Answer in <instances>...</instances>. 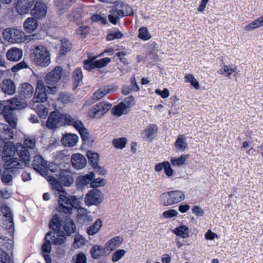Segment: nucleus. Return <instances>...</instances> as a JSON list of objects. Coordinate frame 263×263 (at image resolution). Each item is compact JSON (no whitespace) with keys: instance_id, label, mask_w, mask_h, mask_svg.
<instances>
[{"instance_id":"obj_19","label":"nucleus","mask_w":263,"mask_h":263,"mask_svg":"<svg viewBox=\"0 0 263 263\" xmlns=\"http://www.w3.org/2000/svg\"><path fill=\"white\" fill-rule=\"evenodd\" d=\"M71 126H73L78 130L83 141H86L88 140L89 133L81 121L74 119Z\"/></svg>"},{"instance_id":"obj_40","label":"nucleus","mask_w":263,"mask_h":263,"mask_svg":"<svg viewBox=\"0 0 263 263\" xmlns=\"http://www.w3.org/2000/svg\"><path fill=\"white\" fill-rule=\"evenodd\" d=\"M72 45L71 42L65 39H63L61 40V47L59 51L60 54L65 55L70 51Z\"/></svg>"},{"instance_id":"obj_2","label":"nucleus","mask_w":263,"mask_h":263,"mask_svg":"<svg viewBox=\"0 0 263 263\" xmlns=\"http://www.w3.org/2000/svg\"><path fill=\"white\" fill-rule=\"evenodd\" d=\"M74 118L67 114H61L59 111H52L46 121V126L53 129L63 125H71Z\"/></svg>"},{"instance_id":"obj_36","label":"nucleus","mask_w":263,"mask_h":263,"mask_svg":"<svg viewBox=\"0 0 263 263\" xmlns=\"http://www.w3.org/2000/svg\"><path fill=\"white\" fill-rule=\"evenodd\" d=\"M89 163L93 168H96L98 166V160L99 155L97 153L88 151L86 155Z\"/></svg>"},{"instance_id":"obj_48","label":"nucleus","mask_w":263,"mask_h":263,"mask_svg":"<svg viewBox=\"0 0 263 263\" xmlns=\"http://www.w3.org/2000/svg\"><path fill=\"white\" fill-rule=\"evenodd\" d=\"M138 37L144 41H147L151 39V35L149 34L147 28L143 27L140 28L139 30Z\"/></svg>"},{"instance_id":"obj_14","label":"nucleus","mask_w":263,"mask_h":263,"mask_svg":"<svg viewBox=\"0 0 263 263\" xmlns=\"http://www.w3.org/2000/svg\"><path fill=\"white\" fill-rule=\"evenodd\" d=\"M32 167L36 172L42 175H45L47 173V163L40 155L35 156L32 161Z\"/></svg>"},{"instance_id":"obj_22","label":"nucleus","mask_w":263,"mask_h":263,"mask_svg":"<svg viewBox=\"0 0 263 263\" xmlns=\"http://www.w3.org/2000/svg\"><path fill=\"white\" fill-rule=\"evenodd\" d=\"M78 139L76 134H66L61 139V142L65 146L72 147L77 144Z\"/></svg>"},{"instance_id":"obj_32","label":"nucleus","mask_w":263,"mask_h":263,"mask_svg":"<svg viewBox=\"0 0 263 263\" xmlns=\"http://www.w3.org/2000/svg\"><path fill=\"white\" fill-rule=\"evenodd\" d=\"M2 114L6 121L9 124L8 125H9L12 128H15L16 127V120L13 111L4 110Z\"/></svg>"},{"instance_id":"obj_23","label":"nucleus","mask_w":263,"mask_h":263,"mask_svg":"<svg viewBox=\"0 0 263 263\" xmlns=\"http://www.w3.org/2000/svg\"><path fill=\"white\" fill-rule=\"evenodd\" d=\"M74 3V0H55V5L59 8L58 14L59 15L63 14Z\"/></svg>"},{"instance_id":"obj_46","label":"nucleus","mask_w":263,"mask_h":263,"mask_svg":"<svg viewBox=\"0 0 263 263\" xmlns=\"http://www.w3.org/2000/svg\"><path fill=\"white\" fill-rule=\"evenodd\" d=\"M263 26V22L260 17L252 21L245 27V30L250 31L256 28H258Z\"/></svg>"},{"instance_id":"obj_5","label":"nucleus","mask_w":263,"mask_h":263,"mask_svg":"<svg viewBox=\"0 0 263 263\" xmlns=\"http://www.w3.org/2000/svg\"><path fill=\"white\" fill-rule=\"evenodd\" d=\"M185 198L183 192L173 190L162 193L160 195L161 203L164 206L172 205L183 200Z\"/></svg>"},{"instance_id":"obj_1","label":"nucleus","mask_w":263,"mask_h":263,"mask_svg":"<svg viewBox=\"0 0 263 263\" xmlns=\"http://www.w3.org/2000/svg\"><path fill=\"white\" fill-rule=\"evenodd\" d=\"M2 160L4 161L3 167H16L24 169L27 167L30 161V154L27 147L22 145L14 147L12 142L4 143L3 147Z\"/></svg>"},{"instance_id":"obj_58","label":"nucleus","mask_w":263,"mask_h":263,"mask_svg":"<svg viewBox=\"0 0 263 263\" xmlns=\"http://www.w3.org/2000/svg\"><path fill=\"white\" fill-rule=\"evenodd\" d=\"M236 68H230L228 65H224L223 68L219 69V73L221 74H224L225 73H227L226 76H230L232 73L235 72Z\"/></svg>"},{"instance_id":"obj_64","label":"nucleus","mask_w":263,"mask_h":263,"mask_svg":"<svg viewBox=\"0 0 263 263\" xmlns=\"http://www.w3.org/2000/svg\"><path fill=\"white\" fill-rule=\"evenodd\" d=\"M91 20L95 22H100L102 24H106L107 20L105 17H102L98 14H95L91 16Z\"/></svg>"},{"instance_id":"obj_18","label":"nucleus","mask_w":263,"mask_h":263,"mask_svg":"<svg viewBox=\"0 0 263 263\" xmlns=\"http://www.w3.org/2000/svg\"><path fill=\"white\" fill-rule=\"evenodd\" d=\"M71 162L73 167L78 170L84 168L87 163L85 157L83 155L79 153L72 155Z\"/></svg>"},{"instance_id":"obj_21","label":"nucleus","mask_w":263,"mask_h":263,"mask_svg":"<svg viewBox=\"0 0 263 263\" xmlns=\"http://www.w3.org/2000/svg\"><path fill=\"white\" fill-rule=\"evenodd\" d=\"M1 88L4 92L12 95L16 91L15 83L10 79H4L1 84Z\"/></svg>"},{"instance_id":"obj_31","label":"nucleus","mask_w":263,"mask_h":263,"mask_svg":"<svg viewBox=\"0 0 263 263\" xmlns=\"http://www.w3.org/2000/svg\"><path fill=\"white\" fill-rule=\"evenodd\" d=\"M62 221L60 220L59 216L55 214L53 216L49 222V228L53 230L52 232L61 231L60 229L62 226Z\"/></svg>"},{"instance_id":"obj_55","label":"nucleus","mask_w":263,"mask_h":263,"mask_svg":"<svg viewBox=\"0 0 263 263\" xmlns=\"http://www.w3.org/2000/svg\"><path fill=\"white\" fill-rule=\"evenodd\" d=\"M119 5H120V2L118 5H116L112 7V9L110 11V12L111 13H113L114 15L117 16L118 17H124L123 10H122V9L118 6Z\"/></svg>"},{"instance_id":"obj_62","label":"nucleus","mask_w":263,"mask_h":263,"mask_svg":"<svg viewBox=\"0 0 263 263\" xmlns=\"http://www.w3.org/2000/svg\"><path fill=\"white\" fill-rule=\"evenodd\" d=\"M177 211L174 209L165 211L162 213V215L165 218H172L177 216Z\"/></svg>"},{"instance_id":"obj_39","label":"nucleus","mask_w":263,"mask_h":263,"mask_svg":"<svg viewBox=\"0 0 263 263\" xmlns=\"http://www.w3.org/2000/svg\"><path fill=\"white\" fill-rule=\"evenodd\" d=\"M111 90V89L110 88L109 86H106L100 88L93 93V99L96 100L101 99L106 94L109 93Z\"/></svg>"},{"instance_id":"obj_26","label":"nucleus","mask_w":263,"mask_h":263,"mask_svg":"<svg viewBox=\"0 0 263 263\" xmlns=\"http://www.w3.org/2000/svg\"><path fill=\"white\" fill-rule=\"evenodd\" d=\"M62 226L67 236H70L76 231V226L73 221L69 217H66L64 220L63 221Z\"/></svg>"},{"instance_id":"obj_15","label":"nucleus","mask_w":263,"mask_h":263,"mask_svg":"<svg viewBox=\"0 0 263 263\" xmlns=\"http://www.w3.org/2000/svg\"><path fill=\"white\" fill-rule=\"evenodd\" d=\"M33 92V87L28 83L22 84L18 89L20 100L30 98L32 97Z\"/></svg>"},{"instance_id":"obj_45","label":"nucleus","mask_w":263,"mask_h":263,"mask_svg":"<svg viewBox=\"0 0 263 263\" xmlns=\"http://www.w3.org/2000/svg\"><path fill=\"white\" fill-rule=\"evenodd\" d=\"M72 79L74 82L76 87H77L82 81L83 79V74L81 68L78 67L72 72Z\"/></svg>"},{"instance_id":"obj_17","label":"nucleus","mask_w":263,"mask_h":263,"mask_svg":"<svg viewBox=\"0 0 263 263\" xmlns=\"http://www.w3.org/2000/svg\"><path fill=\"white\" fill-rule=\"evenodd\" d=\"M95 178V174L93 172L85 175L79 176L76 181L77 189H82L86 185L91 183V181Z\"/></svg>"},{"instance_id":"obj_51","label":"nucleus","mask_w":263,"mask_h":263,"mask_svg":"<svg viewBox=\"0 0 263 263\" xmlns=\"http://www.w3.org/2000/svg\"><path fill=\"white\" fill-rule=\"evenodd\" d=\"M189 157V155H181L179 158L177 159H174L171 160L172 164L173 166H181L183 165L185 161Z\"/></svg>"},{"instance_id":"obj_63","label":"nucleus","mask_w":263,"mask_h":263,"mask_svg":"<svg viewBox=\"0 0 263 263\" xmlns=\"http://www.w3.org/2000/svg\"><path fill=\"white\" fill-rule=\"evenodd\" d=\"M27 63L24 61H22L20 63H17L16 65L13 66L11 68V71L13 72H16L18 70L27 67Z\"/></svg>"},{"instance_id":"obj_6","label":"nucleus","mask_w":263,"mask_h":263,"mask_svg":"<svg viewBox=\"0 0 263 263\" xmlns=\"http://www.w3.org/2000/svg\"><path fill=\"white\" fill-rule=\"evenodd\" d=\"M111 105L100 102L92 106L88 110L87 116L90 118L99 119L106 114L111 108Z\"/></svg>"},{"instance_id":"obj_50","label":"nucleus","mask_w":263,"mask_h":263,"mask_svg":"<svg viewBox=\"0 0 263 263\" xmlns=\"http://www.w3.org/2000/svg\"><path fill=\"white\" fill-rule=\"evenodd\" d=\"M36 113L40 118L45 119L47 116L48 109L47 107L43 105H37Z\"/></svg>"},{"instance_id":"obj_60","label":"nucleus","mask_w":263,"mask_h":263,"mask_svg":"<svg viewBox=\"0 0 263 263\" xmlns=\"http://www.w3.org/2000/svg\"><path fill=\"white\" fill-rule=\"evenodd\" d=\"M24 144L28 148L31 149L34 148L35 143V139L33 137H28L24 139Z\"/></svg>"},{"instance_id":"obj_7","label":"nucleus","mask_w":263,"mask_h":263,"mask_svg":"<svg viewBox=\"0 0 263 263\" xmlns=\"http://www.w3.org/2000/svg\"><path fill=\"white\" fill-rule=\"evenodd\" d=\"M4 39L9 42L15 43L22 42L24 33L17 29L6 28L3 32Z\"/></svg>"},{"instance_id":"obj_9","label":"nucleus","mask_w":263,"mask_h":263,"mask_svg":"<svg viewBox=\"0 0 263 263\" xmlns=\"http://www.w3.org/2000/svg\"><path fill=\"white\" fill-rule=\"evenodd\" d=\"M63 68L60 66H56L51 71L46 73L44 81L48 85H57L61 79Z\"/></svg>"},{"instance_id":"obj_33","label":"nucleus","mask_w":263,"mask_h":263,"mask_svg":"<svg viewBox=\"0 0 263 263\" xmlns=\"http://www.w3.org/2000/svg\"><path fill=\"white\" fill-rule=\"evenodd\" d=\"M175 146L178 151L181 152H183L187 148L188 144L183 135H180L178 136L175 142Z\"/></svg>"},{"instance_id":"obj_54","label":"nucleus","mask_w":263,"mask_h":263,"mask_svg":"<svg viewBox=\"0 0 263 263\" xmlns=\"http://www.w3.org/2000/svg\"><path fill=\"white\" fill-rule=\"evenodd\" d=\"M120 8L123 10L125 16L132 15L133 14L132 8L127 4L123 2H120V5L118 6Z\"/></svg>"},{"instance_id":"obj_35","label":"nucleus","mask_w":263,"mask_h":263,"mask_svg":"<svg viewBox=\"0 0 263 263\" xmlns=\"http://www.w3.org/2000/svg\"><path fill=\"white\" fill-rule=\"evenodd\" d=\"M93 259H98L105 253V248L101 246L96 245L93 246L90 251Z\"/></svg>"},{"instance_id":"obj_30","label":"nucleus","mask_w":263,"mask_h":263,"mask_svg":"<svg viewBox=\"0 0 263 263\" xmlns=\"http://www.w3.org/2000/svg\"><path fill=\"white\" fill-rule=\"evenodd\" d=\"M123 239L121 236H116L110 239L106 243L108 250L113 251L118 248L122 243Z\"/></svg>"},{"instance_id":"obj_20","label":"nucleus","mask_w":263,"mask_h":263,"mask_svg":"<svg viewBox=\"0 0 263 263\" xmlns=\"http://www.w3.org/2000/svg\"><path fill=\"white\" fill-rule=\"evenodd\" d=\"M6 104L4 105V110L13 111L14 110L21 109L24 108V105L20 100L13 98L9 100L5 101Z\"/></svg>"},{"instance_id":"obj_44","label":"nucleus","mask_w":263,"mask_h":263,"mask_svg":"<svg viewBox=\"0 0 263 263\" xmlns=\"http://www.w3.org/2000/svg\"><path fill=\"white\" fill-rule=\"evenodd\" d=\"M127 142L126 138L122 137L113 139L112 144L115 148L122 149L125 147Z\"/></svg>"},{"instance_id":"obj_13","label":"nucleus","mask_w":263,"mask_h":263,"mask_svg":"<svg viewBox=\"0 0 263 263\" xmlns=\"http://www.w3.org/2000/svg\"><path fill=\"white\" fill-rule=\"evenodd\" d=\"M35 3V0H17L16 10L20 14L28 13Z\"/></svg>"},{"instance_id":"obj_57","label":"nucleus","mask_w":263,"mask_h":263,"mask_svg":"<svg viewBox=\"0 0 263 263\" xmlns=\"http://www.w3.org/2000/svg\"><path fill=\"white\" fill-rule=\"evenodd\" d=\"M123 36L122 33L118 30L116 32H112L109 33L106 36V40L107 41H112L114 39H121Z\"/></svg>"},{"instance_id":"obj_52","label":"nucleus","mask_w":263,"mask_h":263,"mask_svg":"<svg viewBox=\"0 0 263 263\" xmlns=\"http://www.w3.org/2000/svg\"><path fill=\"white\" fill-rule=\"evenodd\" d=\"M81 16V11L80 10L74 9L70 13H69L67 15L66 17L70 21H74L76 20H79Z\"/></svg>"},{"instance_id":"obj_49","label":"nucleus","mask_w":263,"mask_h":263,"mask_svg":"<svg viewBox=\"0 0 263 263\" xmlns=\"http://www.w3.org/2000/svg\"><path fill=\"white\" fill-rule=\"evenodd\" d=\"M81 212H83V213L81 214L79 212L77 215V218L79 220H81L83 222H86L88 221H91L92 220V218L91 216L88 215L86 213V210L85 209H82L80 210Z\"/></svg>"},{"instance_id":"obj_16","label":"nucleus","mask_w":263,"mask_h":263,"mask_svg":"<svg viewBox=\"0 0 263 263\" xmlns=\"http://www.w3.org/2000/svg\"><path fill=\"white\" fill-rule=\"evenodd\" d=\"M46 6L45 4L40 1H37L30 11L31 14L38 19L42 18L46 14Z\"/></svg>"},{"instance_id":"obj_56","label":"nucleus","mask_w":263,"mask_h":263,"mask_svg":"<svg viewBox=\"0 0 263 263\" xmlns=\"http://www.w3.org/2000/svg\"><path fill=\"white\" fill-rule=\"evenodd\" d=\"M105 184V180L101 178H97L93 179L90 183V186L93 189H97V187L104 186Z\"/></svg>"},{"instance_id":"obj_28","label":"nucleus","mask_w":263,"mask_h":263,"mask_svg":"<svg viewBox=\"0 0 263 263\" xmlns=\"http://www.w3.org/2000/svg\"><path fill=\"white\" fill-rule=\"evenodd\" d=\"M51 236H50L52 241V244L53 245H62L65 243L66 240V237L63 232H52Z\"/></svg>"},{"instance_id":"obj_3","label":"nucleus","mask_w":263,"mask_h":263,"mask_svg":"<svg viewBox=\"0 0 263 263\" xmlns=\"http://www.w3.org/2000/svg\"><path fill=\"white\" fill-rule=\"evenodd\" d=\"M30 51L31 58L36 65L46 67L50 64V55L46 47L42 45L33 46Z\"/></svg>"},{"instance_id":"obj_37","label":"nucleus","mask_w":263,"mask_h":263,"mask_svg":"<svg viewBox=\"0 0 263 263\" xmlns=\"http://www.w3.org/2000/svg\"><path fill=\"white\" fill-rule=\"evenodd\" d=\"M102 227V221L101 219H98L93 223L87 229V233L89 235H93L98 233Z\"/></svg>"},{"instance_id":"obj_34","label":"nucleus","mask_w":263,"mask_h":263,"mask_svg":"<svg viewBox=\"0 0 263 263\" xmlns=\"http://www.w3.org/2000/svg\"><path fill=\"white\" fill-rule=\"evenodd\" d=\"M173 232L177 236H180L183 238H186L189 237L190 230L187 226H181L177 227L173 230Z\"/></svg>"},{"instance_id":"obj_12","label":"nucleus","mask_w":263,"mask_h":263,"mask_svg":"<svg viewBox=\"0 0 263 263\" xmlns=\"http://www.w3.org/2000/svg\"><path fill=\"white\" fill-rule=\"evenodd\" d=\"M47 100L46 88L44 82L39 80L36 82V86L33 101L34 103L45 102Z\"/></svg>"},{"instance_id":"obj_61","label":"nucleus","mask_w":263,"mask_h":263,"mask_svg":"<svg viewBox=\"0 0 263 263\" xmlns=\"http://www.w3.org/2000/svg\"><path fill=\"white\" fill-rule=\"evenodd\" d=\"M48 181L52 185H57V191L59 192H62L63 188L62 187V186L61 185H60V182H59V180L58 178V179H57L53 176H49Z\"/></svg>"},{"instance_id":"obj_27","label":"nucleus","mask_w":263,"mask_h":263,"mask_svg":"<svg viewBox=\"0 0 263 263\" xmlns=\"http://www.w3.org/2000/svg\"><path fill=\"white\" fill-rule=\"evenodd\" d=\"M38 25V22L35 18L29 17L24 22L23 27L26 32L31 33L37 28Z\"/></svg>"},{"instance_id":"obj_4","label":"nucleus","mask_w":263,"mask_h":263,"mask_svg":"<svg viewBox=\"0 0 263 263\" xmlns=\"http://www.w3.org/2000/svg\"><path fill=\"white\" fill-rule=\"evenodd\" d=\"M61 192L62 194L58 198L59 210L65 214H71L72 209H78L80 206V202L75 196H66L67 194L63 190Z\"/></svg>"},{"instance_id":"obj_24","label":"nucleus","mask_w":263,"mask_h":263,"mask_svg":"<svg viewBox=\"0 0 263 263\" xmlns=\"http://www.w3.org/2000/svg\"><path fill=\"white\" fill-rule=\"evenodd\" d=\"M5 170L3 172L1 176V180L3 183L8 184L12 181V174H14L17 172V170L18 168L16 167H9V168L7 167H4Z\"/></svg>"},{"instance_id":"obj_10","label":"nucleus","mask_w":263,"mask_h":263,"mask_svg":"<svg viewBox=\"0 0 263 263\" xmlns=\"http://www.w3.org/2000/svg\"><path fill=\"white\" fill-rule=\"evenodd\" d=\"M110 61L109 58H104L98 60L88 59L83 61V67L88 71H91L95 68H102L105 66Z\"/></svg>"},{"instance_id":"obj_43","label":"nucleus","mask_w":263,"mask_h":263,"mask_svg":"<svg viewBox=\"0 0 263 263\" xmlns=\"http://www.w3.org/2000/svg\"><path fill=\"white\" fill-rule=\"evenodd\" d=\"M126 108L125 104L124 102H121L112 108L111 112L113 115L120 117L124 114V111Z\"/></svg>"},{"instance_id":"obj_47","label":"nucleus","mask_w":263,"mask_h":263,"mask_svg":"<svg viewBox=\"0 0 263 263\" xmlns=\"http://www.w3.org/2000/svg\"><path fill=\"white\" fill-rule=\"evenodd\" d=\"M3 227L7 230L14 231V222L13 220L12 215H10L7 217H5V219L3 220Z\"/></svg>"},{"instance_id":"obj_8","label":"nucleus","mask_w":263,"mask_h":263,"mask_svg":"<svg viewBox=\"0 0 263 263\" xmlns=\"http://www.w3.org/2000/svg\"><path fill=\"white\" fill-rule=\"evenodd\" d=\"M103 194L99 190L93 189L89 191L85 198V202L88 206L98 205L103 201Z\"/></svg>"},{"instance_id":"obj_53","label":"nucleus","mask_w":263,"mask_h":263,"mask_svg":"<svg viewBox=\"0 0 263 263\" xmlns=\"http://www.w3.org/2000/svg\"><path fill=\"white\" fill-rule=\"evenodd\" d=\"M125 253V251L123 249L116 250L112 254V261L114 262L118 261L124 255Z\"/></svg>"},{"instance_id":"obj_25","label":"nucleus","mask_w":263,"mask_h":263,"mask_svg":"<svg viewBox=\"0 0 263 263\" xmlns=\"http://www.w3.org/2000/svg\"><path fill=\"white\" fill-rule=\"evenodd\" d=\"M23 51L17 48H11L6 53V58L9 61H18L22 57Z\"/></svg>"},{"instance_id":"obj_59","label":"nucleus","mask_w":263,"mask_h":263,"mask_svg":"<svg viewBox=\"0 0 263 263\" xmlns=\"http://www.w3.org/2000/svg\"><path fill=\"white\" fill-rule=\"evenodd\" d=\"M0 256V263H13V261L11 258L8 253L4 251Z\"/></svg>"},{"instance_id":"obj_38","label":"nucleus","mask_w":263,"mask_h":263,"mask_svg":"<svg viewBox=\"0 0 263 263\" xmlns=\"http://www.w3.org/2000/svg\"><path fill=\"white\" fill-rule=\"evenodd\" d=\"M0 246L7 251H11L13 248V241L6 236L0 237Z\"/></svg>"},{"instance_id":"obj_11","label":"nucleus","mask_w":263,"mask_h":263,"mask_svg":"<svg viewBox=\"0 0 263 263\" xmlns=\"http://www.w3.org/2000/svg\"><path fill=\"white\" fill-rule=\"evenodd\" d=\"M55 176L59 180L60 185L69 187L74 182L72 174L68 169H61L60 168Z\"/></svg>"},{"instance_id":"obj_29","label":"nucleus","mask_w":263,"mask_h":263,"mask_svg":"<svg viewBox=\"0 0 263 263\" xmlns=\"http://www.w3.org/2000/svg\"><path fill=\"white\" fill-rule=\"evenodd\" d=\"M1 137L3 140H9L13 137V132L12 128L7 124H1Z\"/></svg>"},{"instance_id":"obj_41","label":"nucleus","mask_w":263,"mask_h":263,"mask_svg":"<svg viewBox=\"0 0 263 263\" xmlns=\"http://www.w3.org/2000/svg\"><path fill=\"white\" fill-rule=\"evenodd\" d=\"M52 231L48 232L46 235L45 237L44 238V243L43 244L42 247V251L43 253H49L51 250V244L52 241H50L49 239H47V237L51 236L52 234Z\"/></svg>"},{"instance_id":"obj_42","label":"nucleus","mask_w":263,"mask_h":263,"mask_svg":"<svg viewBox=\"0 0 263 263\" xmlns=\"http://www.w3.org/2000/svg\"><path fill=\"white\" fill-rule=\"evenodd\" d=\"M157 130L158 127L156 124H150L146 129L143 130L142 136L144 138H148L154 135Z\"/></svg>"}]
</instances>
